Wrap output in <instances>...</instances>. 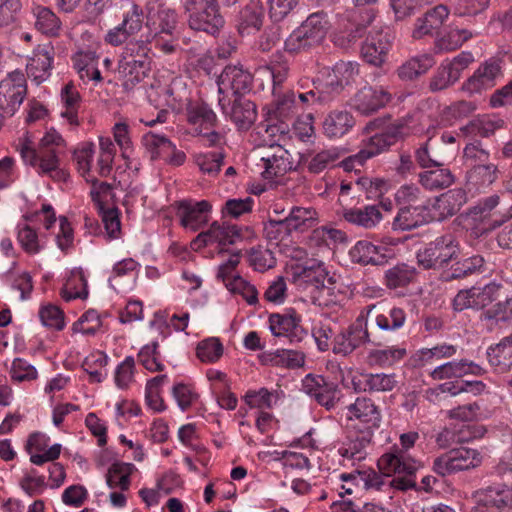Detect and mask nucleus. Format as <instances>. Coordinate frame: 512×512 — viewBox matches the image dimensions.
Instances as JSON below:
<instances>
[{
    "label": "nucleus",
    "instance_id": "bf43d9fd",
    "mask_svg": "<svg viewBox=\"0 0 512 512\" xmlns=\"http://www.w3.org/2000/svg\"><path fill=\"white\" fill-rule=\"evenodd\" d=\"M138 362L151 372L164 370V365L160 360V352L158 351V343L152 342L145 345L137 355Z\"/></svg>",
    "mask_w": 512,
    "mask_h": 512
},
{
    "label": "nucleus",
    "instance_id": "774afa93",
    "mask_svg": "<svg viewBox=\"0 0 512 512\" xmlns=\"http://www.w3.org/2000/svg\"><path fill=\"white\" fill-rule=\"evenodd\" d=\"M225 285L231 292L242 295L248 304L253 305L257 303L258 293L256 288L241 276H233Z\"/></svg>",
    "mask_w": 512,
    "mask_h": 512
},
{
    "label": "nucleus",
    "instance_id": "e433bc0d",
    "mask_svg": "<svg viewBox=\"0 0 512 512\" xmlns=\"http://www.w3.org/2000/svg\"><path fill=\"white\" fill-rule=\"evenodd\" d=\"M433 168L419 174V183L426 190L445 189L455 182V176L450 169L444 166Z\"/></svg>",
    "mask_w": 512,
    "mask_h": 512
},
{
    "label": "nucleus",
    "instance_id": "4d7b16f0",
    "mask_svg": "<svg viewBox=\"0 0 512 512\" xmlns=\"http://www.w3.org/2000/svg\"><path fill=\"white\" fill-rule=\"evenodd\" d=\"M482 319L490 322V327L494 323L510 324L512 322V308L508 298L485 310L482 313Z\"/></svg>",
    "mask_w": 512,
    "mask_h": 512
},
{
    "label": "nucleus",
    "instance_id": "13d9d810",
    "mask_svg": "<svg viewBox=\"0 0 512 512\" xmlns=\"http://www.w3.org/2000/svg\"><path fill=\"white\" fill-rule=\"evenodd\" d=\"M379 472H376L375 470H367L360 473L361 480L364 482V485L366 488H373L376 490H381L383 486H391L395 487L396 489L400 490L394 482L395 480H398L399 478H402L403 475H398V477L390 479V477L394 474H388L385 473L382 469L379 468Z\"/></svg>",
    "mask_w": 512,
    "mask_h": 512
},
{
    "label": "nucleus",
    "instance_id": "2eb2a0df",
    "mask_svg": "<svg viewBox=\"0 0 512 512\" xmlns=\"http://www.w3.org/2000/svg\"><path fill=\"white\" fill-rule=\"evenodd\" d=\"M269 327L274 336L285 337L290 343H300L308 336L307 331L301 325V317L295 311L271 314Z\"/></svg>",
    "mask_w": 512,
    "mask_h": 512
},
{
    "label": "nucleus",
    "instance_id": "052dcab7",
    "mask_svg": "<svg viewBox=\"0 0 512 512\" xmlns=\"http://www.w3.org/2000/svg\"><path fill=\"white\" fill-rule=\"evenodd\" d=\"M406 355V349L400 347H387L385 349H374L368 354V358L374 364L390 366L401 360Z\"/></svg>",
    "mask_w": 512,
    "mask_h": 512
},
{
    "label": "nucleus",
    "instance_id": "72a5a7b5",
    "mask_svg": "<svg viewBox=\"0 0 512 512\" xmlns=\"http://www.w3.org/2000/svg\"><path fill=\"white\" fill-rule=\"evenodd\" d=\"M343 218L351 224L371 229L380 223L383 216L378 206L367 205L363 208L344 209Z\"/></svg>",
    "mask_w": 512,
    "mask_h": 512
},
{
    "label": "nucleus",
    "instance_id": "ea45409f",
    "mask_svg": "<svg viewBox=\"0 0 512 512\" xmlns=\"http://www.w3.org/2000/svg\"><path fill=\"white\" fill-rule=\"evenodd\" d=\"M499 177L497 164L487 162L470 168L467 172V183L477 189L490 187Z\"/></svg>",
    "mask_w": 512,
    "mask_h": 512
},
{
    "label": "nucleus",
    "instance_id": "f3484780",
    "mask_svg": "<svg viewBox=\"0 0 512 512\" xmlns=\"http://www.w3.org/2000/svg\"><path fill=\"white\" fill-rule=\"evenodd\" d=\"M391 100V94L383 87H363L350 100L353 109L368 116L386 106Z\"/></svg>",
    "mask_w": 512,
    "mask_h": 512
},
{
    "label": "nucleus",
    "instance_id": "c9c22d12",
    "mask_svg": "<svg viewBox=\"0 0 512 512\" xmlns=\"http://www.w3.org/2000/svg\"><path fill=\"white\" fill-rule=\"evenodd\" d=\"M403 128L402 124L392 125L385 132L372 136L369 144L361 150V156L364 155L369 159L381 153L396 142L397 138L402 134Z\"/></svg>",
    "mask_w": 512,
    "mask_h": 512
},
{
    "label": "nucleus",
    "instance_id": "de8ad7c7",
    "mask_svg": "<svg viewBox=\"0 0 512 512\" xmlns=\"http://www.w3.org/2000/svg\"><path fill=\"white\" fill-rule=\"evenodd\" d=\"M142 143L150 153L151 160L166 157L167 152L173 150V143L168 138L153 132L145 134Z\"/></svg>",
    "mask_w": 512,
    "mask_h": 512
},
{
    "label": "nucleus",
    "instance_id": "3c124183",
    "mask_svg": "<svg viewBox=\"0 0 512 512\" xmlns=\"http://www.w3.org/2000/svg\"><path fill=\"white\" fill-rule=\"evenodd\" d=\"M17 240L22 249L28 254H37L43 245L35 229L26 223L17 226Z\"/></svg>",
    "mask_w": 512,
    "mask_h": 512
},
{
    "label": "nucleus",
    "instance_id": "603ef678",
    "mask_svg": "<svg viewBox=\"0 0 512 512\" xmlns=\"http://www.w3.org/2000/svg\"><path fill=\"white\" fill-rule=\"evenodd\" d=\"M241 28L259 30L264 18V9L259 0H250L240 13Z\"/></svg>",
    "mask_w": 512,
    "mask_h": 512
},
{
    "label": "nucleus",
    "instance_id": "79ce46f5",
    "mask_svg": "<svg viewBox=\"0 0 512 512\" xmlns=\"http://www.w3.org/2000/svg\"><path fill=\"white\" fill-rule=\"evenodd\" d=\"M373 437V432L357 430L356 434L352 436L345 447L340 449L343 457L360 461L365 458V449L370 445Z\"/></svg>",
    "mask_w": 512,
    "mask_h": 512
},
{
    "label": "nucleus",
    "instance_id": "7ed1b4c3",
    "mask_svg": "<svg viewBox=\"0 0 512 512\" xmlns=\"http://www.w3.org/2000/svg\"><path fill=\"white\" fill-rule=\"evenodd\" d=\"M328 30L327 14L323 11L312 13L285 40V50L300 53L317 48L323 43Z\"/></svg>",
    "mask_w": 512,
    "mask_h": 512
},
{
    "label": "nucleus",
    "instance_id": "4468645a",
    "mask_svg": "<svg viewBox=\"0 0 512 512\" xmlns=\"http://www.w3.org/2000/svg\"><path fill=\"white\" fill-rule=\"evenodd\" d=\"M253 76L242 65H227L218 76L217 85L220 94L232 92L239 96L252 89Z\"/></svg>",
    "mask_w": 512,
    "mask_h": 512
},
{
    "label": "nucleus",
    "instance_id": "423d86ee",
    "mask_svg": "<svg viewBox=\"0 0 512 512\" xmlns=\"http://www.w3.org/2000/svg\"><path fill=\"white\" fill-rule=\"evenodd\" d=\"M19 152L25 163L34 167L39 174L48 175L55 180L65 178V173L59 168V158L56 149L36 150L28 135L20 139Z\"/></svg>",
    "mask_w": 512,
    "mask_h": 512
},
{
    "label": "nucleus",
    "instance_id": "4be33fe9",
    "mask_svg": "<svg viewBox=\"0 0 512 512\" xmlns=\"http://www.w3.org/2000/svg\"><path fill=\"white\" fill-rule=\"evenodd\" d=\"M467 202V194L464 189H451L436 197L432 205L433 220H444L458 213Z\"/></svg>",
    "mask_w": 512,
    "mask_h": 512
},
{
    "label": "nucleus",
    "instance_id": "0e129e2a",
    "mask_svg": "<svg viewBox=\"0 0 512 512\" xmlns=\"http://www.w3.org/2000/svg\"><path fill=\"white\" fill-rule=\"evenodd\" d=\"M459 78L456 76V72H452L451 68H449L444 62L437 68L434 75L431 77L429 82V89L431 92L442 91L455 82H457Z\"/></svg>",
    "mask_w": 512,
    "mask_h": 512
},
{
    "label": "nucleus",
    "instance_id": "f8f14e48",
    "mask_svg": "<svg viewBox=\"0 0 512 512\" xmlns=\"http://www.w3.org/2000/svg\"><path fill=\"white\" fill-rule=\"evenodd\" d=\"M347 419L354 422L353 427L357 430L374 432L380 426L381 412L371 399L358 397L347 406Z\"/></svg>",
    "mask_w": 512,
    "mask_h": 512
},
{
    "label": "nucleus",
    "instance_id": "ddd939ff",
    "mask_svg": "<svg viewBox=\"0 0 512 512\" xmlns=\"http://www.w3.org/2000/svg\"><path fill=\"white\" fill-rule=\"evenodd\" d=\"M242 239V230L239 226L227 222H213L207 231L197 235L192 241L191 246L194 250H198L211 243L226 246L236 244Z\"/></svg>",
    "mask_w": 512,
    "mask_h": 512
},
{
    "label": "nucleus",
    "instance_id": "c85d7f7f",
    "mask_svg": "<svg viewBox=\"0 0 512 512\" xmlns=\"http://www.w3.org/2000/svg\"><path fill=\"white\" fill-rule=\"evenodd\" d=\"M488 363L495 372L507 373L512 370V335L487 348Z\"/></svg>",
    "mask_w": 512,
    "mask_h": 512
},
{
    "label": "nucleus",
    "instance_id": "6ab92c4d",
    "mask_svg": "<svg viewBox=\"0 0 512 512\" xmlns=\"http://www.w3.org/2000/svg\"><path fill=\"white\" fill-rule=\"evenodd\" d=\"M475 506L472 512H502L512 508V496L509 490L489 486L474 494Z\"/></svg>",
    "mask_w": 512,
    "mask_h": 512
},
{
    "label": "nucleus",
    "instance_id": "9d476101",
    "mask_svg": "<svg viewBox=\"0 0 512 512\" xmlns=\"http://www.w3.org/2000/svg\"><path fill=\"white\" fill-rule=\"evenodd\" d=\"M27 92L25 75L14 71L0 82V112L13 116L22 104Z\"/></svg>",
    "mask_w": 512,
    "mask_h": 512
},
{
    "label": "nucleus",
    "instance_id": "6e6552de",
    "mask_svg": "<svg viewBox=\"0 0 512 512\" xmlns=\"http://www.w3.org/2000/svg\"><path fill=\"white\" fill-rule=\"evenodd\" d=\"M371 340L367 327V317L360 314L347 328L341 330L332 340V351L336 355L348 356Z\"/></svg>",
    "mask_w": 512,
    "mask_h": 512
},
{
    "label": "nucleus",
    "instance_id": "6e6d98bb",
    "mask_svg": "<svg viewBox=\"0 0 512 512\" xmlns=\"http://www.w3.org/2000/svg\"><path fill=\"white\" fill-rule=\"evenodd\" d=\"M364 390L370 392H387L391 391L397 385L394 374H365L364 376Z\"/></svg>",
    "mask_w": 512,
    "mask_h": 512
},
{
    "label": "nucleus",
    "instance_id": "1a4fd4ad",
    "mask_svg": "<svg viewBox=\"0 0 512 512\" xmlns=\"http://www.w3.org/2000/svg\"><path fill=\"white\" fill-rule=\"evenodd\" d=\"M358 73L357 65L352 63H339L333 68V72L329 73L325 79H318L313 82L317 89L318 103H327L338 95L353 78L354 74Z\"/></svg>",
    "mask_w": 512,
    "mask_h": 512
},
{
    "label": "nucleus",
    "instance_id": "69168bd1",
    "mask_svg": "<svg viewBox=\"0 0 512 512\" xmlns=\"http://www.w3.org/2000/svg\"><path fill=\"white\" fill-rule=\"evenodd\" d=\"M463 160L467 166L473 168L490 161V153L483 148L479 141L466 144L463 150Z\"/></svg>",
    "mask_w": 512,
    "mask_h": 512
},
{
    "label": "nucleus",
    "instance_id": "8fccbe9b",
    "mask_svg": "<svg viewBox=\"0 0 512 512\" xmlns=\"http://www.w3.org/2000/svg\"><path fill=\"white\" fill-rule=\"evenodd\" d=\"M406 314L399 307L386 309L375 316L376 325L384 331H393L403 326Z\"/></svg>",
    "mask_w": 512,
    "mask_h": 512
},
{
    "label": "nucleus",
    "instance_id": "a878e982",
    "mask_svg": "<svg viewBox=\"0 0 512 512\" xmlns=\"http://www.w3.org/2000/svg\"><path fill=\"white\" fill-rule=\"evenodd\" d=\"M484 265V258L478 254L460 260L457 258L449 269L441 273L440 279L443 282L465 279L476 273H482Z\"/></svg>",
    "mask_w": 512,
    "mask_h": 512
},
{
    "label": "nucleus",
    "instance_id": "473e14b6",
    "mask_svg": "<svg viewBox=\"0 0 512 512\" xmlns=\"http://www.w3.org/2000/svg\"><path fill=\"white\" fill-rule=\"evenodd\" d=\"M436 61L432 54L423 53L413 56L397 68V76L403 81H413L426 74Z\"/></svg>",
    "mask_w": 512,
    "mask_h": 512
},
{
    "label": "nucleus",
    "instance_id": "c03bdc74",
    "mask_svg": "<svg viewBox=\"0 0 512 512\" xmlns=\"http://www.w3.org/2000/svg\"><path fill=\"white\" fill-rule=\"evenodd\" d=\"M61 99L64 105V110L61 112V116L66 118L69 124L77 126L79 125L78 120V108L80 106V94L76 87L72 83L66 84L61 91Z\"/></svg>",
    "mask_w": 512,
    "mask_h": 512
},
{
    "label": "nucleus",
    "instance_id": "b1692460",
    "mask_svg": "<svg viewBox=\"0 0 512 512\" xmlns=\"http://www.w3.org/2000/svg\"><path fill=\"white\" fill-rule=\"evenodd\" d=\"M486 373V369L481 365L468 359L459 361H449L437 366L432 372L431 377L434 380H443L450 378H461L465 375L482 376Z\"/></svg>",
    "mask_w": 512,
    "mask_h": 512
},
{
    "label": "nucleus",
    "instance_id": "338daca9",
    "mask_svg": "<svg viewBox=\"0 0 512 512\" xmlns=\"http://www.w3.org/2000/svg\"><path fill=\"white\" fill-rule=\"evenodd\" d=\"M339 158L340 153L337 149L323 150L312 157L308 163V170L314 174L321 173L325 169L334 167Z\"/></svg>",
    "mask_w": 512,
    "mask_h": 512
},
{
    "label": "nucleus",
    "instance_id": "f03ea898",
    "mask_svg": "<svg viewBox=\"0 0 512 512\" xmlns=\"http://www.w3.org/2000/svg\"><path fill=\"white\" fill-rule=\"evenodd\" d=\"M296 281L305 289H310L313 302L319 306H329L337 301L340 292L335 274H330L322 261L307 262L297 273Z\"/></svg>",
    "mask_w": 512,
    "mask_h": 512
},
{
    "label": "nucleus",
    "instance_id": "58836bf2",
    "mask_svg": "<svg viewBox=\"0 0 512 512\" xmlns=\"http://www.w3.org/2000/svg\"><path fill=\"white\" fill-rule=\"evenodd\" d=\"M35 28L44 35L56 37L62 29L60 18L48 7L36 6L33 8Z\"/></svg>",
    "mask_w": 512,
    "mask_h": 512
},
{
    "label": "nucleus",
    "instance_id": "aec40b11",
    "mask_svg": "<svg viewBox=\"0 0 512 512\" xmlns=\"http://www.w3.org/2000/svg\"><path fill=\"white\" fill-rule=\"evenodd\" d=\"M54 55L55 50L50 43L38 45L28 59L27 75L38 84L48 79L51 75Z\"/></svg>",
    "mask_w": 512,
    "mask_h": 512
},
{
    "label": "nucleus",
    "instance_id": "bb28decb",
    "mask_svg": "<svg viewBox=\"0 0 512 512\" xmlns=\"http://www.w3.org/2000/svg\"><path fill=\"white\" fill-rule=\"evenodd\" d=\"M449 153L438 140L428 139L415 151V160L421 168L442 167Z\"/></svg>",
    "mask_w": 512,
    "mask_h": 512
},
{
    "label": "nucleus",
    "instance_id": "c756f323",
    "mask_svg": "<svg viewBox=\"0 0 512 512\" xmlns=\"http://www.w3.org/2000/svg\"><path fill=\"white\" fill-rule=\"evenodd\" d=\"M291 234L303 233L313 229L319 223V215L313 207L292 206L284 217Z\"/></svg>",
    "mask_w": 512,
    "mask_h": 512
},
{
    "label": "nucleus",
    "instance_id": "2f4dec72",
    "mask_svg": "<svg viewBox=\"0 0 512 512\" xmlns=\"http://www.w3.org/2000/svg\"><path fill=\"white\" fill-rule=\"evenodd\" d=\"M433 220L425 206H404L401 207L394 218L393 228L395 230H412Z\"/></svg>",
    "mask_w": 512,
    "mask_h": 512
},
{
    "label": "nucleus",
    "instance_id": "0eeeda50",
    "mask_svg": "<svg viewBox=\"0 0 512 512\" xmlns=\"http://www.w3.org/2000/svg\"><path fill=\"white\" fill-rule=\"evenodd\" d=\"M481 463L482 455L478 450L460 447L435 458L433 471L440 476H446L476 468Z\"/></svg>",
    "mask_w": 512,
    "mask_h": 512
},
{
    "label": "nucleus",
    "instance_id": "9b49d317",
    "mask_svg": "<svg viewBox=\"0 0 512 512\" xmlns=\"http://www.w3.org/2000/svg\"><path fill=\"white\" fill-rule=\"evenodd\" d=\"M394 35L389 27H374L361 47L363 59L376 67H380L392 46Z\"/></svg>",
    "mask_w": 512,
    "mask_h": 512
},
{
    "label": "nucleus",
    "instance_id": "f257e3e1",
    "mask_svg": "<svg viewBox=\"0 0 512 512\" xmlns=\"http://www.w3.org/2000/svg\"><path fill=\"white\" fill-rule=\"evenodd\" d=\"M418 439L419 434L415 431L401 434L400 446L394 445L377 462L378 468L385 471V473L403 475L402 478L393 482L402 491L416 485L414 475L419 467V462L409 455L408 450L414 446Z\"/></svg>",
    "mask_w": 512,
    "mask_h": 512
},
{
    "label": "nucleus",
    "instance_id": "5701e85b",
    "mask_svg": "<svg viewBox=\"0 0 512 512\" xmlns=\"http://www.w3.org/2000/svg\"><path fill=\"white\" fill-rule=\"evenodd\" d=\"M447 6L439 4L429 9L422 17H419L414 25L412 37L422 39L425 36L438 35L444 21L448 18Z\"/></svg>",
    "mask_w": 512,
    "mask_h": 512
},
{
    "label": "nucleus",
    "instance_id": "49530a36",
    "mask_svg": "<svg viewBox=\"0 0 512 512\" xmlns=\"http://www.w3.org/2000/svg\"><path fill=\"white\" fill-rule=\"evenodd\" d=\"M187 118L189 123L197 129H208L215 126L217 117L213 110L205 103L192 104L187 108Z\"/></svg>",
    "mask_w": 512,
    "mask_h": 512
},
{
    "label": "nucleus",
    "instance_id": "09e8293b",
    "mask_svg": "<svg viewBox=\"0 0 512 512\" xmlns=\"http://www.w3.org/2000/svg\"><path fill=\"white\" fill-rule=\"evenodd\" d=\"M267 69L272 77V93L276 96L278 92L284 90L283 84L286 82L289 74V65L286 60H282L280 54L273 55V58Z\"/></svg>",
    "mask_w": 512,
    "mask_h": 512
},
{
    "label": "nucleus",
    "instance_id": "a19ab883",
    "mask_svg": "<svg viewBox=\"0 0 512 512\" xmlns=\"http://www.w3.org/2000/svg\"><path fill=\"white\" fill-rule=\"evenodd\" d=\"M416 269L406 263L393 266L385 271L384 284L389 289L404 288L416 278Z\"/></svg>",
    "mask_w": 512,
    "mask_h": 512
},
{
    "label": "nucleus",
    "instance_id": "20e7f679",
    "mask_svg": "<svg viewBox=\"0 0 512 512\" xmlns=\"http://www.w3.org/2000/svg\"><path fill=\"white\" fill-rule=\"evenodd\" d=\"M460 254V246L456 236L446 233L437 236L418 250L416 258L420 267L425 270H439L455 261Z\"/></svg>",
    "mask_w": 512,
    "mask_h": 512
},
{
    "label": "nucleus",
    "instance_id": "f704fd0d",
    "mask_svg": "<svg viewBox=\"0 0 512 512\" xmlns=\"http://www.w3.org/2000/svg\"><path fill=\"white\" fill-rule=\"evenodd\" d=\"M289 132V125L283 119H270L258 126L257 134L260 136L262 145L275 147L281 146V140H284Z\"/></svg>",
    "mask_w": 512,
    "mask_h": 512
},
{
    "label": "nucleus",
    "instance_id": "680f3d73",
    "mask_svg": "<svg viewBox=\"0 0 512 512\" xmlns=\"http://www.w3.org/2000/svg\"><path fill=\"white\" fill-rule=\"evenodd\" d=\"M501 285L497 283H489L484 287H472V299L474 302V309H482L495 301L498 297Z\"/></svg>",
    "mask_w": 512,
    "mask_h": 512
},
{
    "label": "nucleus",
    "instance_id": "7c9ffc66",
    "mask_svg": "<svg viewBox=\"0 0 512 512\" xmlns=\"http://www.w3.org/2000/svg\"><path fill=\"white\" fill-rule=\"evenodd\" d=\"M386 249L368 241H358L349 251L353 263L366 265H383L387 262Z\"/></svg>",
    "mask_w": 512,
    "mask_h": 512
},
{
    "label": "nucleus",
    "instance_id": "37998d69",
    "mask_svg": "<svg viewBox=\"0 0 512 512\" xmlns=\"http://www.w3.org/2000/svg\"><path fill=\"white\" fill-rule=\"evenodd\" d=\"M149 40H137L130 41L126 44L121 53L120 59L122 61H128L127 63L135 64L138 62V65H151L152 58L150 56V48L148 44Z\"/></svg>",
    "mask_w": 512,
    "mask_h": 512
},
{
    "label": "nucleus",
    "instance_id": "39448f33",
    "mask_svg": "<svg viewBox=\"0 0 512 512\" xmlns=\"http://www.w3.org/2000/svg\"><path fill=\"white\" fill-rule=\"evenodd\" d=\"M184 9L193 30L215 36L224 27L225 20L217 0H184Z\"/></svg>",
    "mask_w": 512,
    "mask_h": 512
},
{
    "label": "nucleus",
    "instance_id": "393cba45",
    "mask_svg": "<svg viewBox=\"0 0 512 512\" xmlns=\"http://www.w3.org/2000/svg\"><path fill=\"white\" fill-rule=\"evenodd\" d=\"M219 104L223 113L230 116V119L240 128L248 129L256 120V106L246 99L236 98L231 106L224 103V99H219Z\"/></svg>",
    "mask_w": 512,
    "mask_h": 512
},
{
    "label": "nucleus",
    "instance_id": "cd10ccee",
    "mask_svg": "<svg viewBox=\"0 0 512 512\" xmlns=\"http://www.w3.org/2000/svg\"><path fill=\"white\" fill-rule=\"evenodd\" d=\"M355 125L353 115L347 110H332L322 123L323 133L330 139L341 138Z\"/></svg>",
    "mask_w": 512,
    "mask_h": 512
},
{
    "label": "nucleus",
    "instance_id": "4c0bfd02",
    "mask_svg": "<svg viewBox=\"0 0 512 512\" xmlns=\"http://www.w3.org/2000/svg\"><path fill=\"white\" fill-rule=\"evenodd\" d=\"M128 61H118L117 74L119 79L122 81V86L125 91H131L134 87L143 81L148 72L151 69V65H138V62L135 64L127 63Z\"/></svg>",
    "mask_w": 512,
    "mask_h": 512
},
{
    "label": "nucleus",
    "instance_id": "412c9836",
    "mask_svg": "<svg viewBox=\"0 0 512 512\" xmlns=\"http://www.w3.org/2000/svg\"><path fill=\"white\" fill-rule=\"evenodd\" d=\"M210 210L211 204L206 200H184L177 203V215L180 217L181 225L192 231H197L208 222Z\"/></svg>",
    "mask_w": 512,
    "mask_h": 512
},
{
    "label": "nucleus",
    "instance_id": "dca6fc26",
    "mask_svg": "<svg viewBox=\"0 0 512 512\" xmlns=\"http://www.w3.org/2000/svg\"><path fill=\"white\" fill-rule=\"evenodd\" d=\"M502 76L500 61L489 59L482 63L462 86L465 92L470 94L482 93L496 85V81Z\"/></svg>",
    "mask_w": 512,
    "mask_h": 512
},
{
    "label": "nucleus",
    "instance_id": "a18cd8bd",
    "mask_svg": "<svg viewBox=\"0 0 512 512\" xmlns=\"http://www.w3.org/2000/svg\"><path fill=\"white\" fill-rule=\"evenodd\" d=\"M135 470L131 463L116 462L110 466L106 474L107 485L114 489L127 490L130 486V476Z\"/></svg>",
    "mask_w": 512,
    "mask_h": 512
},
{
    "label": "nucleus",
    "instance_id": "5fc2aeb1",
    "mask_svg": "<svg viewBox=\"0 0 512 512\" xmlns=\"http://www.w3.org/2000/svg\"><path fill=\"white\" fill-rule=\"evenodd\" d=\"M224 158L223 152L213 151L196 155L195 163L204 174L216 176L223 165Z\"/></svg>",
    "mask_w": 512,
    "mask_h": 512
},
{
    "label": "nucleus",
    "instance_id": "a211bd4d",
    "mask_svg": "<svg viewBox=\"0 0 512 512\" xmlns=\"http://www.w3.org/2000/svg\"><path fill=\"white\" fill-rule=\"evenodd\" d=\"M147 26L157 37L162 35L173 36L176 34L177 14L174 9L165 5H159L156 9L151 2L146 4Z\"/></svg>",
    "mask_w": 512,
    "mask_h": 512
},
{
    "label": "nucleus",
    "instance_id": "e2e57ef3",
    "mask_svg": "<svg viewBox=\"0 0 512 512\" xmlns=\"http://www.w3.org/2000/svg\"><path fill=\"white\" fill-rule=\"evenodd\" d=\"M249 264L257 271L264 272L276 264L273 253L261 246L253 247L248 254Z\"/></svg>",
    "mask_w": 512,
    "mask_h": 512
},
{
    "label": "nucleus",
    "instance_id": "864d4df0",
    "mask_svg": "<svg viewBox=\"0 0 512 512\" xmlns=\"http://www.w3.org/2000/svg\"><path fill=\"white\" fill-rule=\"evenodd\" d=\"M472 37V33L467 29H452L447 34L439 37L435 41V47L439 51H452Z\"/></svg>",
    "mask_w": 512,
    "mask_h": 512
}]
</instances>
